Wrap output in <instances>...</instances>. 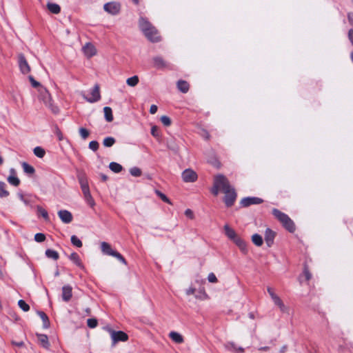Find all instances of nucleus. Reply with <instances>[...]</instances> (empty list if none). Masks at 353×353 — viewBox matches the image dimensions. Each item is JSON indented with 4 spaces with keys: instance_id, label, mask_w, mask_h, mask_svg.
I'll return each mask as SVG.
<instances>
[{
    "instance_id": "obj_1",
    "label": "nucleus",
    "mask_w": 353,
    "mask_h": 353,
    "mask_svg": "<svg viewBox=\"0 0 353 353\" xmlns=\"http://www.w3.org/2000/svg\"><path fill=\"white\" fill-rule=\"evenodd\" d=\"M220 191L225 194L223 201L225 205L228 208L232 207L236 201L237 194L234 188L230 185L228 179L223 174L214 176L211 193L214 196H217Z\"/></svg>"
},
{
    "instance_id": "obj_2",
    "label": "nucleus",
    "mask_w": 353,
    "mask_h": 353,
    "mask_svg": "<svg viewBox=\"0 0 353 353\" xmlns=\"http://www.w3.org/2000/svg\"><path fill=\"white\" fill-rule=\"evenodd\" d=\"M272 214L281 223L283 226L290 232H294L296 230L294 221L289 216L278 209L272 210Z\"/></svg>"
},
{
    "instance_id": "obj_3",
    "label": "nucleus",
    "mask_w": 353,
    "mask_h": 353,
    "mask_svg": "<svg viewBox=\"0 0 353 353\" xmlns=\"http://www.w3.org/2000/svg\"><path fill=\"white\" fill-rule=\"evenodd\" d=\"M40 97L46 106L50 109L52 112L54 114H57L59 112L58 107L53 104L52 97L47 90L43 89L41 91Z\"/></svg>"
},
{
    "instance_id": "obj_4",
    "label": "nucleus",
    "mask_w": 353,
    "mask_h": 353,
    "mask_svg": "<svg viewBox=\"0 0 353 353\" xmlns=\"http://www.w3.org/2000/svg\"><path fill=\"white\" fill-rule=\"evenodd\" d=\"M101 252L106 255L112 256L116 257L118 260L124 264H126L125 259L117 251L112 249L111 245L107 242H102L101 243Z\"/></svg>"
},
{
    "instance_id": "obj_5",
    "label": "nucleus",
    "mask_w": 353,
    "mask_h": 353,
    "mask_svg": "<svg viewBox=\"0 0 353 353\" xmlns=\"http://www.w3.org/2000/svg\"><path fill=\"white\" fill-rule=\"evenodd\" d=\"M110 334L111 339L112 340V344L115 345L119 341H125L128 340V335L122 331H114L112 329H108Z\"/></svg>"
},
{
    "instance_id": "obj_6",
    "label": "nucleus",
    "mask_w": 353,
    "mask_h": 353,
    "mask_svg": "<svg viewBox=\"0 0 353 353\" xmlns=\"http://www.w3.org/2000/svg\"><path fill=\"white\" fill-rule=\"evenodd\" d=\"M145 37L151 42L157 43L161 40V35L158 30L154 26L150 30L143 33Z\"/></svg>"
},
{
    "instance_id": "obj_7",
    "label": "nucleus",
    "mask_w": 353,
    "mask_h": 353,
    "mask_svg": "<svg viewBox=\"0 0 353 353\" xmlns=\"http://www.w3.org/2000/svg\"><path fill=\"white\" fill-rule=\"evenodd\" d=\"M83 98L89 103H95L100 100L101 94H100V88L98 84H95L91 91V97H87L83 95Z\"/></svg>"
},
{
    "instance_id": "obj_8",
    "label": "nucleus",
    "mask_w": 353,
    "mask_h": 353,
    "mask_svg": "<svg viewBox=\"0 0 353 353\" xmlns=\"http://www.w3.org/2000/svg\"><path fill=\"white\" fill-rule=\"evenodd\" d=\"M18 63L21 73L26 74L30 72V67L23 54H19L18 55Z\"/></svg>"
},
{
    "instance_id": "obj_9",
    "label": "nucleus",
    "mask_w": 353,
    "mask_h": 353,
    "mask_svg": "<svg viewBox=\"0 0 353 353\" xmlns=\"http://www.w3.org/2000/svg\"><path fill=\"white\" fill-rule=\"evenodd\" d=\"M182 179L186 183L194 182L197 179V174L191 169H186L182 172Z\"/></svg>"
},
{
    "instance_id": "obj_10",
    "label": "nucleus",
    "mask_w": 353,
    "mask_h": 353,
    "mask_svg": "<svg viewBox=\"0 0 353 353\" xmlns=\"http://www.w3.org/2000/svg\"><path fill=\"white\" fill-rule=\"evenodd\" d=\"M83 52L87 58H91L97 54V50L91 43H86L82 48Z\"/></svg>"
},
{
    "instance_id": "obj_11",
    "label": "nucleus",
    "mask_w": 353,
    "mask_h": 353,
    "mask_svg": "<svg viewBox=\"0 0 353 353\" xmlns=\"http://www.w3.org/2000/svg\"><path fill=\"white\" fill-rule=\"evenodd\" d=\"M103 8L105 12L114 15L119 12L120 4L117 2H110L105 3Z\"/></svg>"
},
{
    "instance_id": "obj_12",
    "label": "nucleus",
    "mask_w": 353,
    "mask_h": 353,
    "mask_svg": "<svg viewBox=\"0 0 353 353\" xmlns=\"http://www.w3.org/2000/svg\"><path fill=\"white\" fill-rule=\"evenodd\" d=\"M263 200L259 197H245L241 199V205L243 207H248L251 205L261 204Z\"/></svg>"
},
{
    "instance_id": "obj_13",
    "label": "nucleus",
    "mask_w": 353,
    "mask_h": 353,
    "mask_svg": "<svg viewBox=\"0 0 353 353\" xmlns=\"http://www.w3.org/2000/svg\"><path fill=\"white\" fill-rule=\"evenodd\" d=\"M139 27L143 33L150 30L154 26L148 20V19L141 17L139 19Z\"/></svg>"
},
{
    "instance_id": "obj_14",
    "label": "nucleus",
    "mask_w": 353,
    "mask_h": 353,
    "mask_svg": "<svg viewBox=\"0 0 353 353\" xmlns=\"http://www.w3.org/2000/svg\"><path fill=\"white\" fill-rule=\"evenodd\" d=\"M60 219L65 223H69L72 221L71 212L65 210H61L58 212Z\"/></svg>"
},
{
    "instance_id": "obj_15",
    "label": "nucleus",
    "mask_w": 353,
    "mask_h": 353,
    "mask_svg": "<svg viewBox=\"0 0 353 353\" xmlns=\"http://www.w3.org/2000/svg\"><path fill=\"white\" fill-rule=\"evenodd\" d=\"M276 233L270 228H267L265 232V241L268 247L273 245Z\"/></svg>"
},
{
    "instance_id": "obj_16",
    "label": "nucleus",
    "mask_w": 353,
    "mask_h": 353,
    "mask_svg": "<svg viewBox=\"0 0 353 353\" xmlns=\"http://www.w3.org/2000/svg\"><path fill=\"white\" fill-rule=\"evenodd\" d=\"M72 288L70 285H66L62 288V299L68 302L70 300L72 296Z\"/></svg>"
},
{
    "instance_id": "obj_17",
    "label": "nucleus",
    "mask_w": 353,
    "mask_h": 353,
    "mask_svg": "<svg viewBox=\"0 0 353 353\" xmlns=\"http://www.w3.org/2000/svg\"><path fill=\"white\" fill-rule=\"evenodd\" d=\"M10 175L8 177V181L9 183L14 186H18L20 183V180L16 176L15 170L11 168L10 170Z\"/></svg>"
},
{
    "instance_id": "obj_18",
    "label": "nucleus",
    "mask_w": 353,
    "mask_h": 353,
    "mask_svg": "<svg viewBox=\"0 0 353 353\" xmlns=\"http://www.w3.org/2000/svg\"><path fill=\"white\" fill-rule=\"evenodd\" d=\"M69 259L71 261H72L75 265H77L78 267H79L81 269L85 270V266L83 265V263L81 262V260L76 252H72L70 256Z\"/></svg>"
},
{
    "instance_id": "obj_19",
    "label": "nucleus",
    "mask_w": 353,
    "mask_h": 353,
    "mask_svg": "<svg viewBox=\"0 0 353 353\" xmlns=\"http://www.w3.org/2000/svg\"><path fill=\"white\" fill-rule=\"evenodd\" d=\"M244 254L247 253V245L245 241L239 236L232 241Z\"/></svg>"
},
{
    "instance_id": "obj_20",
    "label": "nucleus",
    "mask_w": 353,
    "mask_h": 353,
    "mask_svg": "<svg viewBox=\"0 0 353 353\" xmlns=\"http://www.w3.org/2000/svg\"><path fill=\"white\" fill-rule=\"evenodd\" d=\"M176 87L183 93H187L190 89V84L184 80H179L176 83Z\"/></svg>"
},
{
    "instance_id": "obj_21",
    "label": "nucleus",
    "mask_w": 353,
    "mask_h": 353,
    "mask_svg": "<svg viewBox=\"0 0 353 353\" xmlns=\"http://www.w3.org/2000/svg\"><path fill=\"white\" fill-rule=\"evenodd\" d=\"M37 336L39 343L46 349H49L50 343L47 335L42 334H37Z\"/></svg>"
},
{
    "instance_id": "obj_22",
    "label": "nucleus",
    "mask_w": 353,
    "mask_h": 353,
    "mask_svg": "<svg viewBox=\"0 0 353 353\" xmlns=\"http://www.w3.org/2000/svg\"><path fill=\"white\" fill-rule=\"evenodd\" d=\"M224 230L225 235L228 236V239H230L232 241H233L238 236L234 230L231 228L228 225H224Z\"/></svg>"
},
{
    "instance_id": "obj_23",
    "label": "nucleus",
    "mask_w": 353,
    "mask_h": 353,
    "mask_svg": "<svg viewBox=\"0 0 353 353\" xmlns=\"http://www.w3.org/2000/svg\"><path fill=\"white\" fill-rule=\"evenodd\" d=\"M154 66L157 68H165L169 66L168 63L165 62L163 58L157 57L154 58Z\"/></svg>"
},
{
    "instance_id": "obj_24",
    "label": "nucleus",
    "mask_w": 353,
    "mask_h": 353,
    "mask_svg": "<svg viewBox=\"0 0 353 353\" xmlns=\"http://www.w3.org/2000/svg\"><path fill=\"white\" fill-rule=\"evenodd\" d=\"M79 181L82 190V192H84L85 191H89V185L88 182L85 176H79Z\"/></svg>"
},
{
    "instance_id": "obj_25",
    "label": "nucleus",
    "mask_w": 353,
    "mask_h": 353,
    "mask_svg": "<svg viewBox=\"0 0 353 353\" xmlns=\"http://www.w3.org/2000/svg\"><path fill=\"white\" fill-rule=\"evenodd\" d=\"M169 336L170 338L173 341H174L175 343H182L183 342V336L179 334L178 332H171L170 334H169Z\"/></svg>"
},
{
    "instance_id": "obj_26",
    "label": "nucleus",
    "mask_w": 353,
    "mask_h": 353,
    "mask_svg": "<svg viewBox=\"0 0 353 353\" xmlns=\"http://www.w3.org/2000/svg\"><path fill=\"white\" fill-rule=\"evenodd\" d=\"M47 8L49 10V11L53 14H59L61 12V8L60 6L54 3H47Z\"/></svg>"
},
{
    "instance_id": "obj_27",
    "label": "nucleus",
    "mask_w": 353,
    "mask_h": 353,
    "mask_svg": "<svg viewBox=\"0 0 353 353\" xmlns=\"http://www.w3.org/2000/svg\"><path fill=\"white\" fill-rule=\"evenodd\" d=\"M104 117L108 122L113 121L112 110L110 107H105L103 108Z\"/></svg>"
},
{
    "instance_id": "obj_28",
    "label": "nucleus",
    "mask_w": 353,
    "mask_h": 353,
    "mask_svg": "<svg viewBox=\"0 0 353 353\" xmlns=\"http://www.w3.org/2000/svg\"><path fill=\"white\" fill-rule=\"evenodd\" d=\"M37 314L41 317V320L43 321V327L48 328L50 327V321H49L48 316L43 312H41V311L37 312Z\"/></svg>"
},
{
    "instance_id": "obj_29",
    "label": "nucleus",
    "mask_w": 353,
    "mask_h": 353,
    "mask_svg": "<svg viewBox=\"0 0 353 353\" xmlns=\"http://www.w3.org/2000/svg\"><path fill=\"white\" fill-rule=\"evenodd\" d=\"M273 302L276 305H277L281 312H285L286 310V307L284 305L282 300L280 299L279 296H276L272 299Z\"/></svg>"
},
{
    "instance_id": "obj_30",
    "label": "nucleus",
    "mask_w": 353,
    "mask_h": 353,
    "mask_svg": "<svg viewBox=\"0 0 353 353\" xmlns=\"http://www.w3.org/2000/svg\"><path fill=\"white\" fill-rule=\"evenodd\" d=\"M252 241L256 246H261L263 243L262 236L258 234H254L252 236Z\"/></svg>"
},
{
    "instance_id": "obj_31",
    "label": "nucleus",
    "mask_w": 353,
    "mask_h": 353,
    "mask_svg": "<svg viewBox=\"0 0 353 353\" xmlns=\"http://www.w3.org/2000/svg\"><path fill=\"white\" fill-rule=\"evenodd\" d=\"M151 134L158 141L161 140V131L157 125H153L151 128Z\"/></svg>"
},
{
    "instance_id": "obj_32",
    "label": "nucleus",
    "mask_w": 353,
    "mask_h": 353,
    "mask_svg": "<svg viewBox=\"0 0 353 353\" xmlns=\"http://www.w3.org/2000/svg\"><path fill=\"white\" fill-rule=\"evenodd\" d=\"M109 168L112 172H114L115 173L120 172L123 169L121 165H120L119 163H117L116 162L110 163L109 165Z\"/></svg>"
},
{
    "instance_id": "obj_33",
    "label": "nucleus",
    "mask_w": 353,
    "mask_h": 353,
    "mask_svg": "<svg viewBox=\"0 0 353 353\" xmlns=\"http://www.w3.org/2000/svg\"><path fill=\"white\" fill-rule=\"evenodd\" d=\"M46 255L48 258L52 259L54 260H57L59 259V254L57 251L48 249L46 251Z\"/></svg>"
},
{
    "instance_id": "obj_34",
    "label": "nucleus",
    "mask_w": 353,
    "mask_h": 353,
    "mask_svg": "<svg viewBox=\"0 0 353 353\" xmlns=\"http://www.w3.org/2000/svg\"><path fill=\"white\" fill-rule=\"evenodd\" d=\"M22 167H23V171L27 174H32L35 172L34 168L32 165H29L28 163H27L26 162L22 163Z\"/></svg>"
},
{
    "instance_id": "obj_35",
    "label": "nucleus",
    "mask_w": 353,
    "mask_h": 353,
    "mask_svg": "<svg viewBox=\"0 0 353 353\" xmlns=\"http://www.w3.org/2000/svg\"><path fill=\"white\" fill-rule=\"evenodd\" d=\"M6 185L4 182L0 181V197H7L9 195V192L6 189Z\"/></svg>"
},
{
    "instance_id": "obj_36",
    "label": "nucleus",
    "mask_w": 353,
    "mask_h": 353,
    "mask_svg": "<svg viewBox=\"0 0 353 353\" xmlns=\"http://www.w3.org/2000/svg\"><path fill=\"white\" fill-rule=\"evenodd\" d=\"M115 143L114 138L112 137H106L103 141V144L105 147H112Z\"/></svg>"
},
{
    "instance_id": "obj_37",
    "label": "nucleus",
    "mask_w": 353,
    "mask_h": 353,
    "mask_svg": "<svg viewBox=\"0 0 353 353\" xmlns=\"http://www.w3.org/2000/svg\"><path fill=\"white\" fill-rule=\"evenodd\" d=\"M33 152L35 156L39 158H43L45 156L46 152L41 147L37 146L34 148Z\"/></svg>"
},
{
    "instance_id": "obj_38",
    "label": "nucleus",
    "mask_w": 353,
    "mask_h": 353,
    "mask_svg": "<svg viewBox=\"0 0 353 353\" xmlns=\"http://www.w3.org/2000/svg\"><path fill=\"white\" fill-rule=\"evenodd\" d=\"M167 146L169 149L177 152L179 150V146L175 143V141L173 139L167 141Z\"/></svg>"
},
{
    "instance_id": "obj_39",
    "label": "nucleus",
    "mask_w": 353,
    "mask_h": 353,
    "mask_svg": "<svg viewBox=\"0 0 353 353\" xmlns=\"http://www.w3.org/2000/svg\"><path fill=\"white\" fill-rule=\"evenodd\" d=\"M155 193L164 202L168 203V204H170L172 205V202L170 201V200L166 196L165 194H164L163 193H162L161 192H160L159 190H155Z\"/></svg>"
},
{
    "instance_id": "obj_40",
    "label": "nucleus",
    "mask_w": 353,
    "mask_h": 353,
    "mask_svg": "<svg viewBox=\"0 0 353 353\" xmlns=\"http://www.w3.org/2000/svg\"><path fill=\"white\" fill-rule=\"evenodd\" d=\"M79 132L81 137L83 140H85L90 136V131L85 128H80L79 129Z\"/></svg>"
},
{
    "instance_id": "obj_41",
    "label": "nucleus",
    "mask_w": 353,
    "mask_h": 353,
    "mask_svg": "<svg viewBox=\"0 0 353 353\" xmlns=\"http://www.w3.org/2000/svg\"><path fill=\"white\" fill-rule=\"evenodd\" d=\"M71 242H72V243L74 246H76V247H77V248H81V247H82V245H83V244H82L81 241V240H80L77 236H76L75 235H72V236H71Z\"/></svg>"
},
{
    "instance_id": "obj_42",
    "label": "nucleus",
    "mask_w": 353,
    "mask_h": 353,
    "mask_svg": "<svg viewBox=\"0 0 353 353\" xmlns=\"http://www.w3.org/2000/svg\"><path fill=\"white\" fill-rule=\"evenodd\" d=\"M19 307L23 311L28 312L30 310V306L23 300H19L18 301Z\"/></svg>"
},
{
    "instance_id": "obj_43",
    "label": "nucleus",
    "mask_w": 353,
    "mask_h": 353,
    "mask_svg": "<svg viewBox=\"0 0 353 353\" xmlns=\"http://www.w3.org/2000/svg\"><path fill=\"white\" fill-rule=\"evenodd\" d=\"M37 212L38 213L41 215L46 220H48L49 218H48V212L43 209V208L40 207V206H37Z\"/></svg>"
},
{
    "instance_id": "obj_44",
    "label": "nucleus",
    "mask_w": 353,
    "mask_h": 353,
    "mask_svg": "<svg viewBox=\"0 0 353 353\" xmlns=\"http://www.w3.org/2000/svg\"><path fill=\"white\" fill-rule=\"evenodd\" d=\"M88 326L90 328H94L97 326V320L96 319H89L87 321Z\"/></svg>"
},
{
    "instance_id": "obj_45",
    "label": "nucleus",
    "mask_w": 353,
    "mask_h": 353,
    "mask_svg": "<svg viewBox=\"0 0 353 353\" xmlns=\"http://www.w3.org/2000/svg\"><path fill=\"white\" fill-rule=\"evenodd\" d=\"M161 121L165 126H169L171 125V119L168 116H162L161 117Z\"/></svg>"
},
{
    "instance_id": "obj_46",
    "label": "nucleus",
    "mask_w": 353,
    "mask_h": 353,
    "mask_svg": "<svg viewBox=\"0 0 353 353\" xmlns=\"http://www.w3.org/2000/svg\"><path fill=\"white\" fill-rule=\"evenodd\" d=\"M99 143L97 141H92L89 143V148L92 151H97L99 149Z\"/></svg>"
},
{
    "instance_id": "obj_47",
    "label": "nucleus",
    "mask_w": 353,
    "mask_h": 353,
    "mask_svg": "<svg viewBox=\"0 0 353 353\" xmlns=\"http://www.w3.org/2000/svg\"><path fill=\"white\" fill-rule=\"evenodd\" d=\"M46 239V236L43 233H37L34 235V240L37 242H43Z\"/></svg>"
},
{
    "instance_id": "obj_48",
    "label": "nucleus",
    "mask_w": 353,
    "mask_h": 353,
    "mask_svg": "<svg viewBox=\"0 0 353 353\" xmlns=\"http://www.w3.org/2000/svg\"><path fill=\"white\" fill-rule=\"evenodd\" d=\"M208 280L210 283H216L218 281L216 275L213 272L208 274Z\"/></svg>"
},
{
    "instance_id": "obj_49",
    "label": "nucleus",
    "mask_w": 353,
    "mask_h": 353,
    "mask_svg": "<svg viewBox=\"0 0 353 353\" xmlns=\"http://www.w3.org/2000/svg\"><path fill=\"white\" fill-rule=\"evenodd\" d=\"M303 274H304L306 281H310L311 279L312 274L310 272V271L307 267L304 268Z\"/></svg>"
},
{
    "instance_id": "obj_50",
    "label": "nucleus",
    "mask_w": 353,
    "mask_h": 353,
    "mask_svg": "<svg viewBox=\"0 0 353 353\" xmlns=\"http://www.w3.org/2000/svg\"><path fill=\"white\" fill-rule=\"evenodd\" d=\"M185 215L190 219H193L194 218V213L190 209H187L185 211Z\"/></svg>"
},
{
    "instance_id": "obj_51",
    "label": "nucleus",
    "mask_w": 353,
    "mask_h": 353,
    "mask_svg": "<svg viewBox=\"0 0 353 353\" xmlns=\"http://www.w3.org/2000/svg\"><path fill=\"white\" fill-rule=\"evenodd\" d=\"M267 291H268L269 295L270 296V297L272 298V299H274V297L277 296L274 293V289L272 288H271V287H268Z\"/></svg>"
},
{
    "instance_id": "obj_52",
    "label": "nucleus",
    "mask_w": 353,
    "mask_h": 353,
    "mask_svg": "<svg viewBox=\"0 0 353 353\" xmlns=\"http://www.w3.org/2000/svg\"><path fill=\"white\" fill-rule=\"evenodd\" d=\"M55 134L57 136L58 139L59 141L63 140V134L61 133V130L59 128H57L55 130Z\"/></svg>"
},
{
    "instance_id": "obj_53",
    "label": "nucleus",
    "mask_w": 353,
    "mask_h": 353,
    "mask_svg": "<svg viewBox=\"0 0 353 353\" xmlns=\"http://www.w3.org/2000/svg\"><path fill=\"white\" fill-rule=\"evenodd\" d=\"M29 79H30L31 84L33 87L37 88L39 85V83L37 82V81H35L32 76L29 77Z\"/></svg>"
},
{
    "instance_id": "obj_54",
    "label": "nucleus",
    "mask_w": 353,
    "mask_h": 353,
    "mask_svg": "<svg viewBox=\"0 0 353 353\" xmlns=\"http://www.w3.org/2000/svg\"><path fill=\"white\" fill-rule=\"evenodd\" d=\"M348 39H349L351 44L353 46V29H350L348 31Z\"/></svg>"
},
{
    "instance_id": "obj_55",
    "label": "nucleus",
    "mask_w": 353,
    "mask_h": 353,
    "mask_svg": "<svg viewBox=\"0 0 353 353\" xmlns=\"http://www.w3.org/2000/svg\"><path fill=\"white\" fill-rule=\"evenodd\" d=\"M83 194L84 198H85L86 201L92 197L91 194H90V190L89 191H85V192H83Z\"/></svg>"
},
{
    "instance_id": "obj_56",
    "label": "nucleus",
    "mask_w": 353,
    "mask_h": 353,
    "mask_svg": "<svg viewBox=\"0 0 353 353\" xmlns=\"http://www.w3.org/2000/svg\"><path fill=\"white\" fill-rule=\"evenodd\" d=\"M158 108L156 105H152L150 108V112L152 114H155L157 112Z\"/></svg>"
},
{
    "instance_id": "obj_57",
    "label": "nucleus",
    "mask_w": 353,
    "mask_h": 353,
    "mask_svg": "<svg viewBox=\"0 0 353 353\" xmlns=\"http://www.w3.org/2000/svg\"><path fill=\"white\" fill-rule=\"evenodd\" d=\"M141 174V170L136 167H134V176H139Z\"/></svg>"
},
{
    "instance_id": "obj_58",
    "label": "nucleus",
    "mask_w": 353,
    "mask_h": 353,
    "mask_svg": "<svg viewBox=\"0 0 353 353\" xmlns=\"http://www.w3.org/2000/svg\"><path fill=\"white\" fill-rule=\"evenodd\" d=\"M347 19L350 25L353 26V14L348 13L347 14Z\"/></svg>"
},
{
    "instance_id": "obj_59",
    "label": "nucleus",
    "mask_w": 353,
    "mask_h": 353,
    "mask_svg": "<svg viewBox=\"0 0 353 353\" xmlns=\"http://www.w3.org/2000/svg\"><path fill=\"white\" fill-rule=\"evenodd\" d=\"M12 344L14 345H16L17 347H22L24 345L23 341H20V342L12 341Z\"/></svg>"
},
{
    "instance_id": "obj_60",
    "label": "nucleus",
    "mask_w": 353,
    "mask_h": 353,
    "mask_svg": "<svg viewBox=\"0 0 353 353\" xmlns=\"http://www.w3.org/2000/svg\"><path fill=\"white\" fill-rule=\"evenodd\" d=\"M91 207H93L94 205H95V202L93 199V198L92 197L91 199H90L89 200H88L86 201Z\"/></svg>"
},
{
    "instance_id": "obj_61",
    "label": "nucleus",
    "mask_w": 353,
    "mask_h": 353,
    "mask_svg": "<svg viewBox=\"0 0 353 353\" xmlns=\"http://www.w3.org/2000/svg\"><path fill=\"white\" fill-rule=\"evenodd\" d=\"M287 348H288L287 345H283V347H281L280 349V351H279L280 353H285L287 350Z\"/></svg>"
},
{
    "instance_id": "obj_62",
    "label": "nucleus",
    "mask_w": 353,
    "mask_h": 353,
    "mask_svg": "<svg viewBox=\"0 0 353 353\" xmlns=\"http://www.w3.org/2000/svg\"><path fill=\"white\" fill-rule=\"evenodd\" d=\"M19 197L26 205L28 204V201L23 198V196L22 194H19Z\"/></svg>"
},
{
    "instance_id": "obj_63",
    "label": "nucleus",
    "mask_w": 353,
    "mask_h": 353,
    "mask_svg": "<svg viewBox=\"0 0 353 353\" xmlns=\"http://www.w3.org/2000/svg\"><path fill=\"white\" fill-rule=\"evenodd\" d=\"M139 83V77L136 75H134V86H135Z\"/></svg>"
},
{
    "instance_id": "obj_64",
    "label": "nucleus",
    "mask_w": 353,
    "mask_h": 353,
    "mask_svg": "<svg viewBox=\"0 0 353 353\" xmlns=\"http://www.w3.org/2000/svg\"><path fill=\"white\" fill-rule=\"evenodd\" d=\"M127 83L130 86H132V77H130L127 79Z\"/></svg>"
}]
</instances>
